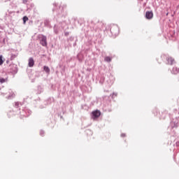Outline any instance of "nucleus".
<instances>
[{
	"label": "nucleus",
	"instance_id": "6e6552de",
	"mask_svg": "<svg viewBox=\"0 0 179 179\" xmlns=\"http://www.w3.org/2000/svg\"><path fill=\"white\" fill-rule=\"evenodd\" d=\"M41 44L44 47L45 45V39H42L41 41Z\"/></svg>",
	"mask_w": 179,
	"mask_h": 179
},
{
	"label": "nucleus",
	"instance_id": "7ed1b4c3",
	"mask_svg": "<svg viewBox=\"0 0 179 179\" xmlns=\"http://www.w3.org/2000/svg\"><path fill=\"white\" fill-rule=\"evenodd\" d=\"M28 66L30 67V68H32V66H34V59H33V57H31L28 60Z\"/></svg>",
	"mask_w": 179,
	"mask_h": 179
},
{
	"label": "nucleus",
	"instance_id": "ddd939ff",
	"mask_svg": "<svg viewBox=\"0 0 179 179\" xmlns=\"http://www.w3.org/2000/svg\"><path fill=\"white\" fill-rule=\"evenodd\" d=\"M6 1H10V0H6Z\"/></svg>",
	"mask_w": 179,
	"mask_h": 179
},
{
	"label": "nucleus",
	"instance_id": "423d86ee",
	"mask_svg": "<svg viewBox=\"0 0 179 179\" xmlns=\"http://www.w3.org/2000/svg\"><path fill=\"white\" fill-rule=\"evenodd\" d=\"M3 57H2V55H0V66L3 64V62H5V61L3 59Z\"/></svg>",
	"mask_w": 179,
	"mask_h": 179
},
{
	"label": "nucleus",
	"instance_id": "f257e3e1",
	"mask_svg": "<svg viewBox=\"0 0 179 179\" xmlns=\"http://www.w3.org/2000/svg\"><path fill=\"white\" fill-rule=\"evenodd\" d=\"M145 17L150 20V19H153V12L152 11H147L145 13Z\"/></svg>",
	"mask_w": 179,
	"mask_h": 179
},
{
	"label": "nucleus",
	"instance_id": "9b49d317",
	"mask_svg": "<svg viewBox=\"0 0 179 179\" xmlns=\"http://www.w3.org/2000/svg\"><path fill=\"white\" fill-rule=\"evenodd\" d=\"M23 1V3H27V2L29 1V0H22Z\"/></svg>",
	"mask_w": 179,
	"mask_h": 179
},
{
	"label": "nucleus",
	"instance_id": "1a4fd4ad",
	"mask_svg": "<svg viewBox=\"0 0 179 179\" xmlns=\"http://www.w3.org/2000/svg\"><path fill=\"white\" fill-rule=\"evenodd\" d=\"M5 82H6L5 78H0L1 83H5Z\"/></svg>",
	"mask_w": 179,
	"mask_h": 179
},
{
	"label": "nucleus",
	"instance_id": "f8f14e48",
	"mask_svg": "<svg viewBox=\"0 0 179 179\" xmlns=\"http://www.w3.org/2000/svg\"><path fill=\"white\" fill-rule=\"evenodd\" d=\"M43 69L45 70V66H43Z\"/></svg>",
	"mask_w": 179,
	"mask_h": 179
},
{
	"label": "nucleus",
	"instance_id": "f03ea898",
	"mask_svg": "<svg viewBox=\"0 0 179 179\" xmlns=\"http://www.w3.org/2000/svg\"><path fill=\"white\" fill-rule=\"evenodd\" d=\"M101 113L100 110H95L92 112V115L94 117V118H99V117H100L101 115Z\"/></svg>",
	"mask_w": 179,
	"mask_h": 179
},
{
	"label": "nucleus",
	"instance_id": "20e7f679",
	"mask_svg": "<svg viewBox=\"0 0 179 179\" xmlns=\"http://www.w3.org/2000/svg\"><path fill=\"white\" fill-rule=\"evenodd\" d=\"M168 63L169 64V65H173V64L174 63V59H173L172 57L168 58Z\"/></svg>",
	"mask_w": 179,
	"mask_h": 179
},
{
	"label": "nucleus",
	"instance_id": "39448f33",
	"mask_svg": "<svg viewBox=\"0 0 179 179\" xmlns=\"http://www.w3.org/2000/svg\"><path fill=\"white\" fill-rule=\"evenodd\" d=\"M27 20H29V17H27V16H24L23 17V23H24V24H26V22H27Z\"/></svg>",
	"mask_w": 179,
	"mask_h": 179
},
{
	"label": "nucleus",
	"instance_id": "0eeeda50",
	"mask_svg": "<svg viewBox=\"0 0 179 179\" xmlns=\"http://www.w3.org/2000/svg\"><path fill=\"white\" fill-rule=\"evenodd\" d=\"M105 61L106 62H111V59L110 57H105Z\"/></svg>",
	"mask_w": 179,
	"mask_h": 179
},
{
	"label": "nucleus",
	"instance_id": "9d476101",
	"mask_svg": "<svg viewBox=\"0 0 179 179\" xmlns=\"http://www.w3.org/2000/svg\"><path fill=\"white\" fill-rule=\"evenodd\" d=\"M45 72L48 73H50V69H48V67H45Z\"/></svg>",
	"mask_w": 179,
	"mask_h": 179
}]
</instances>
